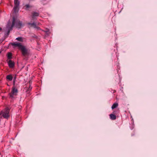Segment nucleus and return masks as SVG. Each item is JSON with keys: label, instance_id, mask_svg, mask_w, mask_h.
I'll use <instances>...</instances> for the list:
<instances>
[{"label": "nucleus", "instance_id": "8", "mask_svg": "<svg viewBox=\"0 0 157 157\" xmlns=\"http://www.w3.org/2000/svg\"><path fill=\"white\" fill-rule=\"evenodd\" d=\"M39 13L37 12H34L32 13V20H35L36 19V17L38 16Z\"/></svg>", "mask_w": 157, "mask_h": 157}, {"label": "nucleus", "instance_id": "2", "mask_svg": "<svg viewBox=\"0 0 157 157\" xmlns=\"http://www.w3.org/2000/svg\"><path fill=\"white\" fill-rule=\"evenodd\" d=\"M10 110V109L7 107L3 111L1 112L0 114L2 115L4 118H8L10 116L9 115Z\"/></svg>", "mask_w": 157, "mask_h": 157}, {"label": "nucleus", "instance_id": "13", "mask_svg": "<svg viewBox=\"0 0 157 157\" xmlns=\"http://www.w3.org/2000/svg\"><path fill=\"white\" fill-rule=\"evenodd\" d=\"M16 39L17 40L20 42H22L23 41V39L22 37H18Z\"/></svg>", "mask_w": 157, "mask_h": 157}, {"label": "nucleus", "instance_id": "12", "mask_svg": "<svg viewBox=\"0 0 157 157\" xmlns=\"http://www.w3.org/2000/svg\"><path fill=\"white\" fill-rule=\"evenodd\" d=\"M118 104L117 103H114L112 106V109H113L116 108L118 106Z\"/></svg>", "mask_w": 157, "mask_h": 157}, {"label": "nucleus", "instance_id": "11", "mask_svg": "<svg viewBox=\"0 0 157 157\" xmlns=\"http://www.w3.org/2000/svg\"><path fill=\"white\" fill-rule=\"evenodd\" d=\"M110 118L112 120H115L116 118V116L113 114H110L109 115Z\"/></svg>", "mask_w": 157, "mask_h": 157}, {"label": "nucleus", "instance_id": "19", "mask_svg": "<svg viewBox=\"0 0 157 157\" xmlns=\"http://www.w3.org/2000/svg\"><path fill=\"white\" fill-rule=\"evenodd\" d=\"M2 30V29L0 27V32H1Z\"/></svg>", "mask_w": 157, "mask_h": 157}, {"label": "nucleus", "instance_id": "16", "mask_svg": "<svg viewBox=\"0 0 157 157\" xmlns=\"http://www.w3.org/2000/svg\"><path fill=\"white\" fill-rule=\"evenodd\" d=\"M32 87L30 85V84L29 88L28 89L27 91L30 90L32 89Z\"/></svg>", "mask_w": 157, "mask_h": 157}, {"label": "nucleus", "instance_id": "1", "mask_svg": "<svg viewBox=\"0 0 157 157\" xmlns=\"http://www.w3.org/2000/svg\"><path fill=\"white\" fill-rule=\"evenodd\" d=\"M18 12V10H13L12 13V16H13V20L11 22L9 21L6 25V28L4 29V31H7V35H8L9 34L10 32L12 30L13 27L15 25V26L18 28L20 29L23 26L22 22L18 20L14 16V14H16Z\"/></svg>", "mask_w": 157, "mask_h": 157}, {"label": "nucleus", "instance_id": "15", "mask_svg": "<svg viewBox=\"0 0 157 157\" xmlns=\"http://www.w3.org/2000/svg\"><path fill=\"white\" fill-rule=\"evenodd\" d=\"M8 59H11L12 58V54L10 53H9L8 54Z\"/></svg>", "mask_w": 157, "mask_h": 157}, {"label": "nucleus", "instance_id": "9", "mask_svg": "<svg viewBox=\"0 0 157 157\" xmlns=\"http://www.w3.org/2000/svg\"><path fill=\"white\" fill-rule=\"evenodd\" d=\"M9 67L11 68H13L14 66V63L11 60H9L8 62Z\"/></svg>", "mask_w": 157, "mask_h": 157}, {"label": "nucleus", "instance_id": "7", "mask_svg": "<svg viewBox=\"0 0 157 157\" xmlns=\"http://www.w3.org/2000/svg\"><path fill=\"white\" fill-rule=\"evenodd\" d=\"M11 45L14 47V48L18 47L20 49L21 47L23 46L21 43L16 42L12 43Z\"/></svg>", "mask_w": 157, "mask_h": 157}, {"label": "nucleus", "instance_id": "14", "mask_svg": "<svg viewBox=\"0 0 157 157\" xmlns=\"http://www.w3.org/2000/svg\"><path fill=\"white\" fill-rule=\"evenodd\" d=\"M25 7L26 9H28L30 8L32 6H30L29 4H26L25 5Z\"/></svg>", "mask_w": 157, "mask_h": 157}, {"label": "nucleus", "instance_id": "17", "mask_svg": "<svg viewBox=\"0 0 157 157\" xmlns=\"http://www.w3.org/2000/svg\"><path fill=\"white\" fill-rule=\"evenodd\" d=\"M15 81L13 80V86H16L15 85Z\"/></svg>", "mask_w": 157, "mask_h": 157}, {"label": "nucleus", "instance_id": "10", "mask_svg": "<svg viewBox=\"0 0 157 157\" xmlns=\"http://www.w3.org/2000/svg\"><path fill=\"white\" fill-rule=\"evenodd\" d=\"M13 77L11 75H7L6 77V79L9 81H11L12 80Z\"/></svg>", "mask_w": 157, "mask_h": 157}, {"label": "nucleus", "instance_id": "5", "mask_svg": "<svg viewBox=\"0 0 157 157\" xmlns=\"http://www.w3.org/2000/svg\"><path fill=\"white\" fill-rule=\"evenodd\" d=\"M14 6L13 10H18L20 5V2L19 0H14Z\"/></svg>", "mask_w": 157, "mask_h": 157}, {"label": "nucleus", "instance_id": "6", "mask_svg": "<svg viewBox=\"0 0 157 157\" xmlns=\"http://www.w3.org/2000/svg\"><path fill=\"white\" fill-rule=\"evenodd\" d=\"M27 24L29 25V28L33 27L36 29L37 30H39L40 29V28L37 26L36 23L34 22H33V23L29 22L27 23Z\"/></svg>", "mask_w": 157, "mask_h": 157}, {"label": "nucleus", "instance_id": "4", "mask_svg": "<svg viewBox=\"0 0 157 157\" xmlns=\"http://www.w3.org/2000/svg\"><path fill=\"white\" fill-rule=\"evenodd\" d=\"M21 51L22 54L24 56L28 55L29 54L28 50L23 46L20 49Z\"/></svg>", "mask_w": 157, "mask_h": 157}, {"label": "nucleus", "instance_id": "3", "mask_svg": "<svg viewBox=\"0 0 157 157\" xmlns=\"http://www.w3.org/2000/svg\"><path fill=\"white\" fill-rule=\"evenodd\" d=\"M17 92L18 90L16 88V86H13L11 92L9 94L10 98H13V96L16 95Z\"/></svg>", "mask_w": 157, "mask_h": 157}, {"label": "nucleus", "instance_id": "18", "mask_svg": "<svg viewBox=\"0 0 157 157\" xmlns=\"http://www.w3.org/2000/svg\"><path fill=\"white\" fill-rule=\"evenodd\" d=\"M17 78L16 76L15 75L13 78V80L15 81Z\"/></svg>", "mask_w": 157, "mask_h": 157}]
</instances>
